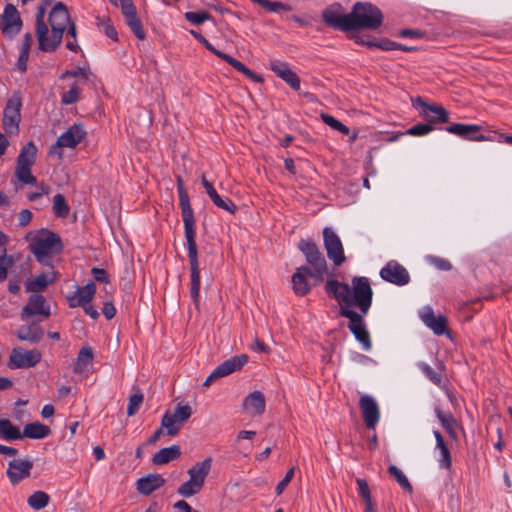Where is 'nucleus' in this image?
I'll use <instances>...</instances> for the list:
<instances>
[{
  "instance_id": "1",
  "label": "nucleus",
  "mask_w": 512,
  "mask_h": 512,
  "mask_svg": "<svg viewBox=\"0 0 512 512\" xmlns=\"http://www.w3.org/2000/svg\"><path fill=\"white\" fill-rule=\"evenodd\" d=\"M325 292L339 304V314L349 319L348 329L365 351L372 348L369 331L363 315H366L373 300L370 281L364 276H354L351 285L335 279L327 280Z\"/></svg>"
},
{
  "instance_id": "2",
  "label": "nucleus",
  "mask_w": 512,
  "mask_h": 512,
  "mask_svg": "<svg viewBox=\"0 0 512 512\" xmlns=\"http://www.w3.org/2000/svg\"><path fill=\"white\" fill-rule=\"evenodd\" d=\"M182 220L191 272L190 295L193 303L198 306L200 300V269L196 244L195 218L189 217L183 218Z\"/></svg>"
},
{
  "instance_id": "3",
  "label": "nucleus",
  "mask_w": 512,
  "mask_h": 512,
  "mask_svg": "<svg viewBox=\"0 0 512 512\" xmlns=\"http://www.w3.org/2000/svg\"><path fill=\"white\" fill-rule=\"evenodd\" d=\"M383 23L381 10L369 2H356L350 12L349 31L377 30Z\"/></svg>"
},
{
  "instance_id": "4",
  "label": "nucleus",
  "mask_w": 512,
  "mask_h": 512,
  "mask_svg": "<svg viewBox=\"0 0 512 512\" xmlns=\"http://www.w3.org/2000/svg\"><path fill=\"white\" fill-rule=\"evenodd\" d=\"M70 22L66 5L63 2H57L49 14L51 37L44 36V45L39 46V49L45 52L55 51L61 44L63 33Z\"/></svg>"
},
{
  "instance_id": "5",
  "label": "nucleus",
  "mask_w": 512,
  "mask_h": 512,
  "mask_svg": "<svg viewBox=\"0 0 512 512\" xmlns=\"http://www.w3.org/2000/svg\"><path fill=\"white\" fill-rule=\"evenodd\" d=\"M298 249L303 253L306 262L310 265L313 272L311 273V278L322 281L324 275L328 272V266L319 247L313 241L302 239L298 243Z\"/></svg>"
},
{
  "instance_id": "6",
  "label": "nucleus",
  "mask_w": 512,
  "mask_h": 512,
  "mask_svg": "<svg viewBox=\"0 0 512 512\" xmlns=\"http://www.w3.org/2000/svg\"><path fill=\"white\" fill-rule=\"evenodd\" d=\"M30 248L35 258L40 259V256L58 254L62 251L63 244L56 233L40 229L33 237Z\"/></svg>"
},
{
  "instance_id": "7",
  "label": "nucleus",
  "mask_w": 512,
  "mask_h": 512,
  "mask_svg": "<svg viewBox=\"0 0 512 512\" xmlns=\"http://www.w3.org/2000/svg\"><path fill=\"white\" fill-rule=\"evenodd\" d=\"M87 135L85 127L81 123H75L62 133L54 145L50 148V153H57L62 156V148H75Z\"/></svg>"
},
{
  "instance_id": "8",
  "label": "nucleus",
  "mask_w": 512,
  "mask_h": 512,
  "mask_svg": "<svg viewBox=\"0 0 512 512\" xmlns=\"http://www.w3.org/2000/svg\"><path fill=\"white\" fill-rule=\"evenodd\" d=\"M191 415L192 409L188 404H178L172 414L168 412L164 414L161 425L166 429L167 435L175 436Z\"/></svg>"
},
{
  "instance_id": "9",
  "label": "nucleus",
  "mask_w": 512,
  "mask_h": 512,
  "mask_svg": "<svg viewBox=\"0 0 512 512\" xmlns=\"http://www.w3.org/2000/svg\"><path fill=\"white\" fill-rule=\"evenodd\" d=\"M323 242L327 252V257L335 266H340L345 262L344 249L342 242L336 232L330 228L323 229Z\"/></svg>"
},
{
  "instance_id": "10",
  "label": "nucleus",
  "mask_w": 512,
  "mask_h": 512,
  "mask_svg": "<svg viewBox=\"0 0 512 512\" xmlns=\"http://www.w3.org/2000/svg\"><path fill=\"white\" fill-rule=\"evenodd\" d=\"M349 19L350 13L344 14L339 3L330 5L322 11L323 22L335 30L349 32Z\"/></svg>"
},
{
  "instance_id": "11",
  "label": "nucleus",
  "mask_w": 512,
  "mask_h": 512,
  "mask_svg": "<svg viewBox=\"0 0 512 512\" xmlns=\"http://www.w3.org/2000/svg\"><path fill=\"white\" fill-rule=\"evenodd\" d=\"M413 107L420 109L421 116L430 123H447L449 121V112L437 104H429L421 97L413 101Z\"/></svg>"
},
{
  "instance_id": "12",
  "label": "nucleus",
  "mask_w": 512,
  "mask_h": 512,
  "mask_svg": "<svg viewBox=\"0 0 512 512\" xmlns=\"http://www.w3.org/2000/svg\"><path fill=\"white\" fill-rule=\"evenodd\" d=\"M248 362V356L245 354L233 356L220 365L205 379L203 386L208 387L216 379L227 376L237 370H240Z\"/></svg>"
},
{
  "instance_id": "13",
  "label": "nucleus",
  "mask_w": 512,
  "mask_h": 512,
  "mask_svg": "<svg viewBox=\"0 0 512 512\" xmlns=\"http://www.w3.org/2000/svg\"><path fill=\"white\" fill-rule=\"evenodd\" d=\"M22 27V20L13 4H6L3 15L0 17V29L4 36L13 38Z\"/></svg>"
},
{
  "instance_id": "14",
  "label": "nucleus",
  "mask_w": 512,
  "mask_h": 512,
  "mask_svg": "<svg viewBox=\"0 0 512 512\" xmlns=\"http://www.w3.org/2000/svg\"><path fill=\"white\" fill-rule=\"evenodd\" d=\"M41 360V352L37 349L24 351L21 348L12 350L8 366L11 369L31 368L37 365Z\"/></svg>"
},
{
  "instance_id": "15",
  "label": "nucleus",
  "mask_w": 512,
  "mask_h": 512,
  "mask_svg": "<svg viewBox=\"0 0 512 512\" xmlns=\"http://www.w3.org/2000/svg\"><path fill=\"white\" fill-rule=\"evenodd\" d=\"M380 277L397 286H404L410 281V275L406 268L395 260L387 262L380 270Z\"/></svg>"
},
{
  "instance_id": "16",
  "label": "nucleus",
  "mask_w": 512,
  "mask_h": 512,
  "mask_svg": "<svg viewBox=\"0 0 512 512\" xmlns=\"http://www.w3.org/2000/svg\"><path fill=\"white\" fill-rule=\"evenodd\" d=\"M21 101L19 98L9 99L3 112V128L8 134L18 133L20 122Z\"/></svg>"
},
{
  "instance_id": "17",
  "label": "nucleus",
  "mask_w": 512,
  "mask_h": 512,
  "mask_svg": "<svg viewBox=\"0 0 512 512\" xmlns=\"http://www.w3.org/2000/svg\"><path fill=\"white\" fill-rule=\"evenodd\" d=\"M359 408L366 427L374 429L380 419V409L376 400L370 395H362L359 399Z\"/></svg>"
},
{
  "instance_id": "18",
  "label": "nucleus",
  "mask_w": 512,
  "mask_h": 512,
  "mask_svg": "<svg viewBox=\"0 0 512 512\" xmlns=\"http://www.w3.org/2000/svg\"><path fill=\"white\" fill-rule=\"evenodd\" d=\"M34 315H42L44 317H49L50 315L49 305L46 303L44 296L38 293L31 294L27 305L21 310L22 320H26L28 317Z\"/></svg>"
},
{
  "instance_id": "19",
  "label": "nucleus",
  "mask_w": 512,
  "mask_h": 512,
  "mask_svg": "<svg viewBox=\"0 0 512 512\" xmlns=\"http://www.w3.org/2000/svg\"><path fill=\"white\" fill-rule=\"evenodd\" d=\"M33 462L25 459H14L8 463L7 476L12 483L16 485L30 476Z\"/></svg>"
},
{
  "instance_id": "20",
  "label": "nucleus",
  "mask_w": 512,
  "mask_h": 512,
  "mask_svg": "<svg viewBox=\"0 0 512 512\" xmlns=\"http://www.w3.org/2000/svg\"><path fill=\"white\" fill-rule=\"evenodd\" d=\"M269 68L279 78L285 81L293 90L298 91L300 89V78L292 71L286 62L279 60H270Z\"/></svg>"
},
{
  "instance_id": "21",
  "label": "nucleus",
  "mask_w": 512,
  "mask_h": 512,
  "mask_svg": "<svg viewBox=\"0 0 512 512\" xmlns=\"http://www.w3.org/2000/svg\"><path fill=\"white\" fill-rule=\"evenodd\" d=\"M95 293L96 286L92 281H89L82 287L76 286V291L72 295L67 296L69 307L87 306V303H91L93 300Z\"/></svg>"
},
{
  "instance_id": "22",
  "label": "nucleus",
  "mask_w": 512,
  "mask_h": 512,
  "mask_svg": "<svg viewBox=\"0 0 512 512\" xmlns=\"http://www.w3.org/2000/svg\"><path fill=\"white\" fill-rule=\"evenodd\" d=\"M481 126L476 124L454 123L445 128L448 133L457 135L470 141H486L487 137L483 134H477Z\"/></svg>"
},
{
  "instance_id": "23",
  "label": "nucleus",
  "mask_w": 512,
  "mask_h": 512,
  "mask_svg": "<svg viewBox=\"0 0 512 512\" xmlns=\"http://www.w3.org/2000/svg\"><path fill=\"white\" fill-rule=\"evenodd\" d=\"M424 324L429 327L435 335L450 334L447 328V318L443 315H435L431 308H427L421 315Z\"/></svg>"
},
{
  "instance_id": "24",
  "label": "nucleus",
  "mask_w": 512,
  "mask_h": 512,
  "mask_svg": "<svg viewBox=\"0 0 512 512\" xmlns=\"http://www.w3.org/2000/svg\"><path fill=\"white\" fill-rule=\"evenodd\" d=\"M312 270L309 266H300L292 276L293 290L296 295L304 296L311 290L307 277H311Z\"/></svg>"
},
{
  "instance_id": "25",
  "label": "nucleus",
  "mask_w": 512,
  "mask_h": 512,
  "mask_svg": "<svg viewBox=\"0 0 512 512\" xmlns=\"http://www.w3.org/2000/svg\"><path fill=\"white\" fill-rule=\"evenodd\" d=\"M265 396L260 391L250 393L243 402V408L250 416H260L265 411Z\"/></svg>"
},
{
  "instance_id": "26",
  "label": "nucleus",
  "mask_w": 512,
  "mask_h": 512,
  "mask_svg": "<svg viewBox=\"0 0 512 512\" xmlns=\"http://www.w3.org/2000/svg\"><path fill=\"white\" fill-rule=\"evenodd\" d=\"M165 484V479L160 474H148L136 483L137 490L142 495H150L156 489Z\"/></svg>"
},
{
  "instance_id": "27",
  "label": "nucleus",
  "mask_w": 512,
  "mask_h": 512,
  "mask_svg": "<svg viewBox=\"0 0 512 512\" xmlns=\"http://www.w3.org/2000/svg\"><path fill=\"white\" fill-rule=\"evenodd\" d=\"M56 275V272L52 270L51 272L42 273L32 279H28L25 282L26 291L37 293L44 290L48 285L55 282Z\"/></svg>"
},
{
  "instance_id": "28",
  "label": "nucleus",
  "mask_w": 512,
  "mask_h": 512,
  "mask_svg": "<svg viewBox=\"0 0 512 512\" xmlns=\"http://www.w3.org/2000/svg\"><path fill=\"white\" fill-rule=\"evenodd\" d=\"M212 463L213 460L211 457H207L203 461L195 463L188 470L189 477L193 479V482H198L200 486H203L206 477L211 471Z\"/></svg>"
},
{
  "instance_id": "29",
  "label": "nucleus",
  "mask_w": 512,
  "mask_h": 512,
  "mask_svg": "<svg viewBox=\"0 0 512 512\" xmlns=\"http://www.w3.org/2000/svg\"><path fill=\"white\" fill-rule=\"evenodd\" d=\"M433 434L436 440V449L440 452V457L438 458L439 467L450 469L452 466V456L448 445L439 431H434Z\"/></svg>"
},
{
  "instance_id": "30",
  "label": "nucleus",
  "mask_w": 512,
  "mask_h": 512,
  "mask_svg": "<svg viewBox=\"0 0 512 512\" xmlns=\"http://www.w3.org/2000/svg\"><path fill=\"white\" fill-rule=\"evenodd\" d=\"M177 191L179 196V205L181 208L182 219L194 217L193 210L190 205L189 195L184 185V181L180 175L176 177Z\"/></svg>"
},
{
  "instance_id": "31",
  "label": "nucleus",
  "mask_w": 512,
  "mask_h": 512,
  "mask_svg": "<svg viewBox=\"0 0 512 512\" xmlns=\"http://www.w3.org/2000/svg\"><path fill=\"white\" fill-rule=\"evenodd\" d=\"M180 456V447L178 445H172L170 447L162 448L157 453H155L152 458V462L154 465H163L169 463L172 460L178 459Z\"/></svg>"
},
{
  "instance_id": "32",
  "label": "nucleus",
  "mask_w": 512,
  "mask_h": 512,
  "mask_svg": "<svg viewBox=\"0 0 512 512\" xmlns=\"http://www.w3.org/2000/svg\"><path fill=\"white\" fill-rule=\"evenodd\" d=\"M50 433L51 429L48 426L40 423L39 421H35L24 426L22 435L23 438L44 439L49 436Z\"/></svg>"
},
{
  "instance_id": "33",
  "label": "nucleus",
  "mask_w": 512,
  "mask_h": 512,
  "mask_svg": "<svg viewBox=\"0 0 512 512\" xmlns=\"http://www.w3.org/2000/svg\"><path fill=\"white\" fill-rule=\"evenodd\" d=\"M93 361V350L90 346H84L80 349L76 363L74 365V372L81 374L88 371L89 366Z\"/></svg>"
},
{
  "instance_id": "34",
  "label": "nucleus",
  "mask_w": 512,
  "mask_h": 512,
  "mask_svg": "<svg viewBox=\"0 0 512 512\" xmlns=\"http://www.w3.org/2000/svg\"><path fill=\"white\" fill-rule=\"evenodd\" d=\"M44 332L40 327L29 325L23 326L17 331V337L21 341L39 343L43 338Z\"/></svg>"
},
{
  "instance_id": "35",
  "label": "nucleus",
  "mask_w": 512,
  "mask_h": 512,
  "mask_svg": "<svg viewBox=\"0 0 512 512\" xmlns=\"http://www.w3.org/2000/svg\"><path fill=\"white\" fill-rule=\"evenodd\" d=\"M37 149L32 141L24 145L17 157V166L31 167L36 159Z\"/></svg>"
},
{
  "instance_id": "36",
  "label": "nucleus",
  "mask_w": 512,
  "mask_h": 512,
  "mask_svg": "<svg viewBox=\"0 0 512 512\" xmlns=\"http://www.w3.org/2000/svg\"><path fill=\"white\" fill-rule=\"evenodd\" d=\"M0 437L7 441L20 440L23 435L17 426H14L9 419H0Z\"/></svg>"
},
{
  "instance_id": "37",
  "label": "nucleus",
  "mask_w": 512,
  "mask_h": 512,
  "mask_svg": "<svg viewBox=\"0 0 512 512\" xmlns=\"http://www.w3.org/2000/svg\"><path fill=\"white\" fill-rule=\"evenodd\" d=\"M435 413H436L437 418L441 422L442 426L445 428V430L449 434V436L452 439L456 440L457 434L455 431V427L458 426V423H457L456 419L453 417V415L451 413H448V414L444 413L438 407L435 408Z\"/></svg>"
},
{
  "instance_id": "38",
  "label": "nucleus",
  "mask_w": 512,
  "mask_h": 512,
  "mask_svg": "<svg viewBox=\"0 0 512 512\" xmlns=\"http://www.w3.org/2000/svg\"><path fill=\"white\" fill-rule=\"evenodd\" d=\"M46 4L40 5L38 7L37 15H36V37L38 40V45H44V36L48 35V27L44 21V16L46 12Z\"/></svg>"
},
{
  "instance_id": "39",
  "label": "nucleus",
  "mask_w": 512,
  "mask_h": 512,
  "mask_svg": "<svg viewBox=\"0 0 512 512\" xmlns=\"http://www.w3.org/2000/svg\"><path fill=\"white\" fill-rule=\"evenodd\" d=\"M224 61L227 62L229 65H231L235 70L243 73L245 76L253 80L257 83H262L263 78L262 76L255 74L253 71H251L248 67H246L242 62L238 61L237 59L231 57L230 55H227L224 57Z\"/></svg>"
},
{
  "instance_id": "40",
  "label": "nucleus",
  "mask_w": 512,
  "mask_h": 512,
  "mask_svg": "<svg viewBox=\"0 0 512 512\" xmlns=\"http://www.w3.org/2000/svg\"><path fill=\"white\" fill-rule=\"evenodd\" d=\"M388 473L392 477H394V479L402 487V489H404L405 491H407L410 494L413 492V487H412L411 483L409 482L408 478L396 465H390L388 467Z\"/></svg>"
},
{
  "instance_id": "41",
  "label": "nucleus",
  "mask_w": 512,
  "mask_h": 512,
  "mask_svg": "<svg viewBox=\"0 0 512 512\" xmlns=\"http://www.w3.org/2000/svg\"><path fill=\"white\" fill-rule=\"evenodd\" d=\"M49 500L50 497L46 492L36 491L29 496L27 503L31 508L40 510L48 505Z\"/></svg>"
},
{
  "instance_id": "42",
  "label": "nucleus",
  "mask_w": 512,
  "mask_h": 512,
  "mask_svg": "<svg viewBox=\"0 0 512 512\" xmlns=\"http://www.w3.org/2000/svg\"><path fill=\"white\" fill-rule=\"evenodd\" d=\"M53 212L56 216L65 218L70 212L69 205L66 202L65 197L58 193L53 197Z\"/></svg>"
},
{
  "instance_id": "43",
  "label": "nucleus",
  "mask_w": 512,
  "mask_h": 512,
  "mask_svg": "<svg viewBox=\"0 0 512 512\" xmlns=\"http://www.w3.org/2000/svg\"><path fill=\"white\" fill-rule=\"evenodd\" d=\"M81 88L76 82L72 83L70 89L61 95V103L63 105H71L80 99Z\"/></svg>"
},
{
  "instance_id": "44",
  "label": "nucleus",
  "mask_w": 512,
  "mask_h": 512,
  "mask_svg": "<svg viewBox=\"0 0 512 512\" xmlns=\"http://www.w3.org/2000/svg\"><path fill=\"white\" fill-rule=\"evenodd\" d=\"M203 486H200L198 482H193V479L189 477V480L182 483L178 489L177 492L179 495L183 497H191L195 494H197Z\"/></svg>"
},
{
  "instance_id": "45",
  "label": "nucleus",
  "mask_w": 512,
  "mask_h": 512,
  "mask_svg": "<svg viewBox=\"0 0 512 512\" xmlns=\"http://www.w3.org/2000/svg\"><path fill=\"white\" fill-rule=\"evenodd\" d=\"M419 369L423 372V374L435 385L441 386L442 384V375L441 373L435 371L432 367L424 362L418 363Z\"/></svg>"
},
{
  "instance_id": "46",
  "label": "nucleus",
  "mask_w": 512,
  "mask_h": 512,
  "mask_svg": "<svg viewBox=\"0 0 512 512\" xmlns=\"http://www.w3.org/2000/svg\"><path fill=\"white\" fill-rule=\"evenodd\" d=\"M321 119L326 125L344 135H348L350 133V129L346 125L329 114H321Z\"/></svg>"
},
{
  "instance_id": "47",
  "label": "nucleus",
  "mask_w": 512,
  "mask_h": 512,
  "mask_svg": "<svg viewBox=\"0 0 512 512\" xmlns=\"http://www.w3.org/2000/svg\"><path fill=\"white\" fill-rule=\"evenodd\" d=\"M126 23L133 32V34L140 40H144L146 38L145 31L142 26V22L138 15L126 19Z\"/></svg>"
},
{
  "instance_id": "48",
  "label": "nucleus",
  "mask_w": 512,
  "mask_h": 512,
  "mask_svg": "<svg viewBox=\"0 0 512 512\" xmlns=\"http://www.w3.org/2000/svg\"><path fill=\"white\" fill-rule=\"evenodd\" d=\"M190 33L196 40H198L201 44H203L207 50H209L210 52H212L214 55L221 58L222 60H224V57H226L228 55L226 53H223V52L217 50L201 33L197 32L195 30H191Z\"/></svg>"
},
{
  "instance_id": "49",
  "label": "nucleus",
  "mask_w": 512,
  "mask_h": 512,
  "mask_svg": "<svg viewBox=\"0 0 512 512\" xmlns=\"http://www.w3.org/2000/svg\"><path fill=\"white\" fill-rule=\"evenodd\" d=\"M31 167L17 166L15 175L24 184H35L36 178L31 174Z\"/></svg>"
},
{
  "instance_id": "50",
  "label": "nucleus",
  "mask_w": 512,
  "mask_h": 512,
  "mask_svg": "<svg viewBox=\"0 0 512 512\" xmlns=\"http://www.w3.org/2000/svg\"><path fill=\"white\" fill-rule=\"evenodd\" d=\"M143 399V394L141 392L134 393L129 397L127 406L128 416H133L138 412L140 406L143 403Z\"/></svg>"
},
{
  "instance_id": "51",
  "label": "nucleus",
  "mask_w": 512,
  "mask_h": 512,
  "mask_svg": "<svg viewBox=\"0 0 512 512\" xmlns=\"http://www.w3.org/2000/svg\"><path fill=\"white\" fill-rule=\"evenodd\" d=\"M13 257L7 255L6 250L0 254V282L4 281L8 276V269L13 264Z\"/></svg>"
},
{
  "instance_id": "52",
  "label": "nucleus",
  "mask_w": 512,
  "mask_h": 512,
  "mask_svg": "<svg viewBox=\"0 0 512 512\" xmlns=\"http://www.w3.org/2000/svg\"><path fill=\"white\" fill-rule=\"evenodd\" d=\"M210 18H211V15L206 11H200V12L190 11V12L185 13V19L194 25H200V24L204 23L205 21L209 20Z\"/></svg>"
},
{
  "instance_id": "53",
  "label": "nucleus",
  "mask_w": 512,
  "mask_h": 512,
  "mask_svg": "<svg viewBox=\"0 0 512 512\" xmlns=\"http://www.w3.org/2000/svg\"><path fill=\"white\" fill-rule=\"evenodd\" d=\"M432 123H418L408 130V134L412 136H423L433 131Z\"/></svg>"
},
{
  "instance_id": "54",
  "label": "nucleus",
  "mask_w": 512,
  "mask_h": 512,
  "mask_svg": "<svg viewBox=\"0 0 512 512\" xmlns=\"http://www.w3.org/2000/svg\"><path fill=\"white\" fill-rule=\"evenodd\" d=\"M97 21H98V26H103L104 33L106 34L107 37H109L112 40H117V31L115 30V28L110 23V19L109 18H107V17H102V18L98 17Z\"/></svg>"
},
{
  "instance_id": "55",
  "label": "nucleus",
  "mask_w": 512,
  "mask_h": 512,
  "mask_svg": "<svg viewBox=\"0 0 512 512\" xmlns=\"http://www.w3.org/2000/svg\"><path fill=\"white\" fill-rule=\"evenodd\" d=\"M213 203L218 207V208H221L223 210H226L228 211L229 213L231 214H234L237 210V206L232 202L231 199L229 198H222L220 195L217 196L214 200H213Z\"/></svg>"
},
{
  "instance_id": "56",
  "label": "nucleus",
  "mask_w": 512,
  "mask_h": 512,
  "mask_svg": "<svg viewBox=\"0 0 512 512\" xmlns=\"http://www.w3.org/2000/svg\"><path fill=\"white\" fill-rule=\"evenodd\" d=\"M262 8L266 9L269 12H275V13H278L280 11L287 12V11H291V9H292V7L288 4L278 2V1L272 2L269 0H266L264 2V5Z\"/></svg>"
},
{
  "instance_id": "57",
  "label": "nucleus",
  "mask_w": 512,
  "mask_h": 512,
  "mask_svg": "<svg viewBox=\"0 0 512 512\" xmlns=\"http://www.w3.org/2000/svg\"><path fill=\"white\" fill-rule=\"evenodd\" d=\"M396 44L397 42L391 41L387 38H383L379 41L375 40V42H369L367 43V47L369 48H379L383 51H390V50H396Z\"/></svg>"
},
{
  "instance_id": "58",
  "label": "nucleus",
  "mask_w": 512,
  "mask_h": 512,
  "mask_svg": "<svg viewBox=\"0 0 512 512\" xmlns=\"http://www.w3.org/2000/svg\"><path fill=\"white\" fill-rule=\"evenodd\" d=\"M119 3L125 20L137 15L136 7L132 0H119Z\"/></svg>"
},
{
  "instance_id": "59",
  "label": "nucleus",
  "mask_w": 512,
  "mask_h": 512,
  "mask_svg": "<svg viewBox=\"0 0 512 512\" xmlns=\"http://www.w3.org/2000/svg\"><path fill=\"white\" fill-rule=\"evenodd\" d=\"M356 484L358 486L359 496L363 499V501L369 500L371 498V493L367 481L362 478H357Z\"/></svg>"
},
{
  "instance_id": "60",
  "label": "nucleus",
  "mask_w": 512,
  "mask_h": 512,
  "mask_svg": "<svg viewBox=\"0 0 512 512\" xmlns=\"http://www.w3.org/2000/svg\"><path fill=\"white\" fill-rule=\"evenodd\" d=\"M294 476V468H291L287 471L284 478L277 484L275 488L276 494L279 496L282 494L284 489L287 487V485L291 482L292 478Z\"/></svg>"
},
{
  "instance_id": "61",
  "label": "nucleus",
  "mask_w": 512,
  "mask_h": 512,
  "mask_svg": "<svg viewBox=\"0 0 512 512\" xmlns=\"http://www.w3.org/2000/svg\"><path fill=\"white\" fill-rule=\"evenodd\" d=\"M69 77H75V78L82 77V78L87 79L88 76H87V72L84 68L77 67L73 70H66L60 75V79H66Z\"/></svg>"
},
{
  "instance_id": "62",
  "label": "nucleus",
  "mask_w": 512,
  "mask_h": 512,
  "mask_svg": "<svg viewBox=\"0 0 512 512\" xmlns=\"http://www.w3.org/2000/svg\"><path fill=\"white\" fill-rule=\"evenodd\" d=\"M32 212L29 209H23L18 214V225L21 227L27 226L32 219Z\"/></svg>"
},
{
  "instance_id": "63",
  "label": "nucleus",
  "mask_w": 512,
  "mask_h": 512,
  "mask_svg": "<svg viewBox=\"0 0 512 512\" xmlns=\"http://www.w3.org/2000/svg\"><path fill=\"white\" fill-rule=\"evenodd\" d=\"M91 273L97 282H101V283L109 282L107 272L104 269L94 267V268H92Z\"/></svg>"
},
{
  "instance_id": "64",
  "label": "nucleus",
  "mask_w": 512,
  "mask_h": 512,
  "mask_svg": "<svg viewBox=\"0 0 512 512\" xmlns=\"http://www.w3.org/2000/svg\"><path fill=\"white\" fill-rule=\"evenodd\" d=\"M28 59H29V53L28 52H24V51H20L19 57H18V60H17V63H16L17 69L20 72H25L27 70Z\"/></svg>"
}]
</instances>
